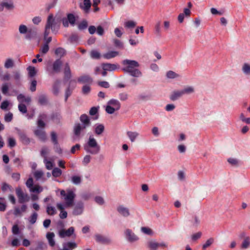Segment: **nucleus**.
Here are the masks:
<instances>
[{"mask_svg": "<svg viewBox=\"0 0 250 250\" xmlns=\"http://www.w3.org/2000/svg\"><path fill=\"white\" fill-rule=\"evenodd\" d=\"M123 64L125 66L123 70L134 77H140L142 73L137 68L139 63L136 61L126 59L123 61Z\"/></svg>", "mask_w": 250, "mask_h": 250, "instance_id": "nucleus-1", "label": "nucleus"}, {"mask_svg": "<svg viewBox=\"0 0 250 250\" xmlns=\"http://www.w3.org/2000/svg\"><path fill=\"white\" fill-rule=\"evenodd\" d=\"M84 150L91 154H97L100 150V146L96 140L91 136L89 138L87 144L84 146Z\"/></svg>", "mask_w": 250, "mask_h": 250, "instance_id": "nucleus-2", "label": "nucleus"}, {"mask_svg": "<svg viewBox=\"0 0 250 250\" xmlns=\"http://www.w3.org/2000/svg\"><path fill=\"white\" fill-rule=\"evenodd\" d=\"M60 21V20H55L53 14H50L47 17L45 30H47L51 29L52 30H55L59 29L61 24Z\"/></svg>", "mask_w": 250, "mask_h": 250, "instance_id": "nucleus-3", "label": "nucleus"}, {"mask_svg": "<svg viewBox=\"0 0 250 250\" xmlns=\"http://www.w3.org/2000/svg\"><path fill=\"white\" fill-rule=\"evenodd\" d=\"M61 195L64 197L65 201L66 207H70L73 205L75 194L72 190H68L66 192L64 190L61 191Z\"/></svg>", "mask_w": 250, "mask_h": 250, "instance_id": "nucleus-4", "label": "nucleus"}, {"mask_svg": "<svg viewBox=\"0 0 250 250\" xmlns=\"http://www.w3.org/2000/svg\"><path fill=\"white\" fill-rule=\"evenodd\" d=\"M61 21L64 27H68L69 24L71 26H74L76 24V18L73 14L69 13L67 15V18H63Z\"/></svg>", "mask_w": 250, "mask_h": 250, "instance_id": "nucleus-5", "label": "nucleus"}, {"mask_svg": "<svg viewBox=\"0 0 250 250\" xmlns=\"http://www.w3.org/2000/svg\"><path fill=\"white\" fill-rule=\"evenodd\" d=\"M62 62L61 59H57L51 65V68L50 66L48 67V70L50 71V73L53 74L55 73H58L60 72L61 68L62 66Z\"/></svg>", "mask_w": 250, "mask_h": 250, "instance_id": "nucleus-6", "label": "nucleus"}, {"mask_svg": "<svg viewBox=\"0 0 250 250\" xmlns=\"http://www.w3.org/2000/svg\"><path fill=\"white\" fill-rule=\"evenodd\" d=\"M17 132L19 137L20 141L24 145H27L30 143V139L27 137L24 131L17 128Z\"/></svg>", "mask_w": 250, "mask_h": 250, "instance_id": "nucleus-7", "label": "nucleus"}, {"mask_svg": "<svg viewBox=\"0 0 250 250\" xmlns=\"http://www.w3.org/2000/svg\"><path fill=\"white\" fill-rule=\"evenodd\" d=\"M16 192L18 198V202L21 204H23L28 201L29 198L26 194H24L20 188H17L16 189Z\"/></svg>", "mask_w": 250, "mask_h": 250, "instance_id": "nucleus-8", "label": "nucleus"}, {"mask_svg": "<svg viewBox=\"0 0 250 250\" xmlns=\"http://www.w3.org/2000/svg\"><path fill=\"white\" fill-rule=\"evenodd\" d=\"M147 247L150 249V250H157L159 247H167V245L164 242L158 243L155 241H150L147 243Z\"/></svg>", "mask_w": 250, "mask_h": 250, "instance_id": "nucleus-9", "label": "nucleus"}, {"mask_svg": "<svg viewBox=\"0 0 250 250\" xmlns=\"http://www.w3.org/2000/svg\"><path fill=\"white\" fill-rule=\"evenodd\" d=\"M96 241L103 244L108 245L111 243V240L104 235L100 234H96L94 236Z\"/></svg>", "mask_w": 250, "mask_h": 250, "instance_id": "nucleus-10", "label": "nucleus"}, {"mask_svg": "<svg viewBox=\"0 0 250 250\" xmlns=\"http://www.w3.org/2000/svg\"><path fill=\"white\" fill-rule=\"evenodd\" d=\"M125 233L126 239L130 242H134L139 239L138 237L129 229H126Z\"/></svg>", "mask_w": 250, "mask_h": 250, "instance_id": "nucleus-11", "label": "nucleus"}, {"mask_svg": "<svg viewBox=\"0 0 250 250\" xmlns=\"http://www.w3.org/2000/svg\"><path fill=\"white\" fill-rule=\"evenodd\" d=\"M78 82L81 83L90 85L93 82V79L88 75H82L78 78Z\"/></svg>", "mask_w": 250, "mask_h": 250, "instance_id": "nucleus-12", "label": "nucleus"}, {"mask_svg": "<svg viewBox=\"0 0 250 250\" xmlns=\"http://www.w3.org/2000/svg\"><path fill=\"white\" fill-rule=\"evenodd\" d=\"M34 134L38 139L42 142H45L46 139V135L45 131L42 129H37L34 131Z\"/></svg>", "mask_w": 250, "mask_h": 250, "instance_id": "nucleus-13", "label": "nucleus"}, {"mask_svg": "<svg viewBox=\"0 0 250 250\" xmlns=\"http://www.w3.org/2000/svg\"><path fill=\"white\" fill-rule=\"evenodd\" d=\"M80 121L82 123L83 128H86L91 125V122L89 117L85 114L81 115L80 118Z\"/></svg>", "mask_w": 250, "mask_h": 250, "instance_id": "nucleus-14", "label": "nucleus"}, {"mask_svg": "<svg viewBox=\"0 0 250 250\" xmlns=\"http://www.w3.org/2000/svg\"><path fill=\"white\" fill-rule=\"evenodd\" d=\"M74 232V228L73 227H70L67 230L61 229L59 231V236L62 238H64L65 236L69 237Z\"/></svg>", "mask_w": 250, "mask_h": 250, "instance_id": "nucleus-15", "label": "nucleus"}, {"mask_svg": "<svg viewBox=\"0 0 250 250\" xmlns=\"http://www.w3.org/2000/svg\"><path fill=\"white\" fill-rule=\"evenodd\" d=\"M83 210V204L82 202H79L75 205L73 214L75 215H79L81 214Z\"/></svg>", "mask_w": 250, "mask_h": 250, "instance_id": "nucleus-16", "label": "nucleus"}, {"mask_svg": "<svg viewBox=\"0 0 250 250\" xmlns=\"http://www.w3.org/2000/svg\"><path fill=\"white\" fill-rule=\"evenodd\" d=\"M77 247V244L74 242H67L62 244V249L61 250H73Z\"/></svg>", "mask_w": 250, "mask_h": 250, "instance_id": "nucleus-17", "label": "nucleus"}, {"mask_svg": "<svg viewBox=\"0 0 250 250\" xmlns=\"http://www.w3.org/2000/svg\"><path fill=\"white\" fill-rule=\"evenodd\" d=\"M183 95L182 90H175L172 92L169 98L171 101H175L181 97Z\"/></svg>", "mask_w": 250, "mask_h": 250, "instance_id": "nucleus-18", "label": "nucleus"}, {"mask_svg": "<svg viewBox=\"0 0 250 250\" xmlns=\"http://www.w3.org/2000/svg\"><path fill=\"white\" fill-rule=\"evenodd\" d=\"M140 32H133V34L130 36L129 43L132 45H136L139 42L137 36Z\"/></svg>", "mask_w": 250, "mask_h": 250, "instance_id": "nucleus-19", "label": "nucleus"}, {"mask_svg": "<svg viewBox=\"0 0 250 250\" xmlns=\"http://www.w3.org/2000/svg\"><path fill=\"white\" fill-rule=\"evenodd\" d=\"M64 79L65 80H68L71 77V73L70 68L68 63H66L65 64V67L64 69Z\"/></svg>", "mask_w": 250, "mask_h": 250, "instance_id": "nucleus-20", "label": "nucleus"}, {"mask_svg": "<svg viewBox=\"0 0 250 250\" xmlns=\"http://www.w3.org/2000/svg\"><path fill=\"white\" fill-rule=\"evenodd\" d=\"M102 66L104 70L109 71H114L117 68V66L116 64L109 63H103Z\"/></svg>", "mask_w": 250, "mask_h": 250, "instance_id": "nucleus-21", "label": "nucleus"}, {"mask_svg": "<svg viewBox=\"0 0 250 250\" xmlns=\"http://www.w3.org/2000/svg\"><path fill=\"white\" fill-rule=\"evenodd\" d=\"M17 100L20 103H26L27 104H29L31 101L30 97L28 96L26 97L22 94H20L18 95Z\"/></svg>", "mask_w": 250, "mask_h": 250, "instance_id": "nucleus-22", "label": "nucleus"}, {"mask_svg": "<svg viewBox=\"0 0 250 250\" xmlns=\"http://www.w3.org/2000/svg\"><path fill=\"white\" fill-rule=\"evenodd\" d=\"M119 54V52L115 51H111L103 54V57L107 60L113 58Z\"/></svg>", "mask_w": 250, "mask_h": 250, "instance_id": "nucleus-23", "label": "nucleus"}, {"mask_svg": "<svg viewBox=\"0 0 250 250\" xmlns=\"http://www.w3.org/2000/svg\"><path fill=\"white\" fill-rule=\"evenodd\" d=\"M57 208L61 211L60 214V217L61 219H65L67 216V213L66 211L64 210V208L62 204H57Z\"/></svg>", "mask_w": 250, "mask_h": 250, "instance_id": "nucleus-24", "label": "nucleus"}, {"mask_svg": "<svg viewBox=\"0 0 250 250\" xmlns=\"http://www.w3.org/2000/svg\"><path fill=\"white\" fill-rule=\"evenodd\" d=\"M108 104L114 107L116 110H119L121 107V104L119 101L116 99H111L108 102Z\"/></svg>", "mask_w": 250, "mask_h": 250, "instance_id": "nucleus-25", "label": "nucleus"}, {"mask_svg": "<svg viewBox=\"0 0 250 250\" xmlns=\"http://www.w3.org/2000/svg\"><path fill=\"white\" fill-rule=\"evenodd\" d=\"M55 234L53 232H47L46 234V238L48 241L49 244L50 246L53 247L55 245V242L54 240Z\"/></svg>", "mask_w": 250, "mask_h": 250, "instance_id": "nucleus-26", "label": "nucleus"}, {"mask_svg": "<svg viewBox=\"0 0 250 250\" xmlns=\"http://www.w3.org/2000/svg\"><path fill=\"white\" fill-rule=\"evenodd\" d=\"M117 210L120 214L125 217H127L129 215L128 209L123 206H119L117 208Z\"/></svg>", "mask_w": 250, "mask_h": 250, "instance_id": "nucleus-27", "label": "nucleus"}, {"mask_svg": "<svg viewBox=\"0 0 250 250\" xmlns=\"http://www.w3.org/2000/svg\"><path fill=\"white\" fill-rule=\"evenodd\" d=\"M41 119H39L37 122L38 126L41 129H43L45 127V124L42 119L46 118V115L44 114H42L40 115L39 117Z\"/></svg>", "mask_w": 250, "mask_h": 250, "instance_id": "nucleus-28", "label": "nucleus"}, {"mask_svg": "<svg viewBox=\"0 0 250 250\" xmlns=\"http://www.w3.org/2000/svg\"><path fill=\"white\" fill-rule=\"evenodd\" d=\"M250 247V237H247L242 241L241 245V249L243 250L247 249Z\"/></svg>", "mask_w": 250, "mask_h": 250, "instance_id": "nucleus-29", "label": "nucleus"}, {"mask_svg": "<svg viewBox=\"0 0 250 250\" xmlns=\"http://www.w3.org/2000/svg\"><path fill=\"white\" fill-rule=\"evenodd\" d=\"M127 136L131 142H134L136 138L139 136V133L137 132H132L128 131L126 132Z\"/></svg>", "mask_w": 250, "mask_h": 250, "instance_id": "nucleus-30", "label": "nucleus"}, {"mask_svg": "<svg viewBox=\"0 0 250 250\" xmlns=\"http://www.w3.org/2000/svg\"><path fill=\"white\" fill-rule=\"evenodd\" d=\"M85 129V128H83V126L82 125H81L80 124H77L75 125L74 128V134L76 136H78L80 135L81 130Z\"/></svg>", "mask_w": 250, "mask_h": 250, "instance_id": "nucleus-31", "label": "nucleus"}, {"mask_svg": "<svg viewBox=\"0 0 250 250\" xmlns=\"http://www.w3.org/2000/svg\"><path fill=\"white\" fill-rule=\"evenodd\" d=\"M113 43L114 46L117 49H123L124 48L123 42L119 39H113Z\"/></svg>", "mask_w": 250, "mask_h": 250, "instance_id": "nucleus-32", "label": "nucleus"}, {"mask_svg": "<svg viewBox=\"0 0 250 250\" xmlns=\"http://www.w3.org/2000/svg\"><path fill=\"white\" fill-rule=\"evenodd\" d=\"M60 81L56 80L53 85V92L55 95H57L59 93Z\"/></svg>", "mask_w": 250, "mask_h": 250, "instance_id": "nucleus-33", "label": "nucleus"}, {"mask_svg": "<svg viewBox=\"0 0 250 250\" xmlns=\"http://www.w3.org/2000/svg\"><path fill=\"white\" fill-rule=\"evenodd\" d=\"M0 5L2 7V9L1 10H0V11H2L3 10L4 7H5L8 10H11L13 9L14 8L13 3L12 2H10L9 3L6 2H3L0 3Z\"/></svg>", "mask_w": 250, "mask_h": 250, "instance_id": "nucleus-34", "label": "nucleus"}, {"mask_svg": "<svg viewBox=\"0 0 250 250\" xmlns=\"http://www.w3.org/2000/svg\"><path fill=\"white\" fill-rule=\"evenodd\" d=\"M104 130V125L102 124L98 125L95 128V133L96 135H99L103 133Z\"/></svg>", "mask_w": 250, "mask_h": 250, "instance_id": "nucleus-35", "label": "nucleus"}, {"mask_svg": "<svg viewBox=\"0 0 250 250\" xmlns=\"http://www.w3.org/2000/svg\"><path fill=\"white\" fill-rule=\"evenodd\" d=\"M29 190L32 192L39 193L42 191L43 188L40 186L36 185L31 188Z\"/></svg>", "mask_w": 250, "mask_h": 250, "instance_id": "nucleus-36", "label": "nucleus"}, {"mask_svg": "<svg viewBox=\"0 0 250 250\" xmlns=\"http://www.w3.org/2000/svg\"><path fill=\"white\" fill-rule=\"evenodd\" d=\"M83 6L82 7L83 9L85 12L88 11L91 6L90 0H83Z\"/></svg>", "mask_w": 250, "mask_h": 250, "instance_id": "nucleus-37", "label": "nucleus"}, {"mask_svg": "<svg viewBox=\"0 0 250 250\" xmlns=\"http://www.w3.org/2000/svg\"><path fill=\"white\" fill-rule=\"evenodd\" d=\"M91 89L90 85L85 84L82 87V93L83 95H87L90 92Z\"/></svg>", "mask_w": 250, "mask_h": 250, "instance_id": "nucleus-38", "label": "nucleus"}, {"mask_svg": "<svg viewBox=\"0 0 250 250\" xmlns=\"http://www.w3.org/2000/svg\"><path fill=\"white\" fill-rule=\"evenodd\" d=\"M90 57L93 59H100L101 55L100 52L96 50H92L90 52Z\"/></svg>", "mask_w": 250, "mask_h": 250, "instance_id": "nucleus-39", "label": "nucleus"}, {"mask_svg": "<svg viewBox=\"0 0 250 250\" xmlns=\"http://www.w3.org/2000/svg\"><path fill=\"white\" fill-rule=\"evenodd\" d=\"M66 53L65 50L62 47L57 48L55 51V53L56 55L59 56L61 57H62L65 55Z\"/></svg>", "mask_w": 250, "mask_h": 250, "instance_id": "nucleus-40", "label": "nucleus"}, {"mask_svg": "<svg viewBox=\"0 0 250 250\" xmlns=\"http://www.w3.org/2000/svg\"><path fill=\"white\" fill-rule=\"evenodd\" d=\"M52 174L53 176L57 178L60 177L62 175V171L59 168L55 167L53 169Z\"/></svg>", "mask_w": 250, "mask_h": 250, "instance_id": "nucleus-41", "label": "nucleus"}, {"mask_svg": "<svg viewBox=\"0 0 250 250\" xmlns=\"http://www.w3.org/2000/svg\"><path fill=\"white\" fill-rule=\"evenodd\" d=\"M39 103L41 105L46 104L47 103V97L45 95H41L39 97Z\"/></svg>", "mask_w": 250, "mask_h": 250, "instance_id": "nucleus-42", "label": "nucleus"}, {"mask_svg": "<svg viewBox=\"0 0 250 250\" xmlns=\"http://www.w3.org/2000/svg\"><path fill=\"white\" fill-rule=\"evenodd\" d=\"M74 88H71L70 85H69L66 89L65 90V101L66 102L68 97L72 94Z\"/></svg>", "mask_w": 250, "mask_h": 250, "instance_id": "nucleus-43", "label": "nucleus"}, {"mask_svg": "<svg viewBox=\"0 0 250 250\" xmlns=\"http://www.w3.org/2000/svg\"><path fill=\"white\" fill-rule=\"evenodd\" d=\"M214 238H210L208 239L206 243L203 245L202 249L203 250H205L207 248L209 247L211 244H212L214 242Z\"/></svg>", "mask_w": 250, "mask_h": 250, "instance_id": "nucleus-44", "label": "nucleus"}, {"mask_svg": "<svg viewBox=\"0 0 250 250\" xmlns=\"http://www.w3.org/2000/svg\"><path fill=\"white\" fill-rule=\"evenodd\" d=\"M47 246L46 244L42 241H39L37 243L36 250H46Z\"/></svg>", "mask_w": 250, "mask_h": 250, "instance_id": "nucleus-45", "label": "nucleus"}, {"mask_svg": "<svg viewBox=\"0 0 250 250\" xmlns=\"http://www.w3.org/2000/svg\"><path fill=\"white\" fill-rule=\"evenodd\" d=\"M71 181L75 185H79L82 182V179L80 176L75 175L71 177Z\"/></svg>", "mask_w": 250, "mask_h": 250, "instance_id": "nucleus-46", "label": "nucleus"}, {"mask_svg": "<svg viewBox=\"0 0 250 250\" xmlns=\"http://www.w3.org/2000/svg\"><path fill=\"white\" fill-rule=\"evenodd\" d=\"M242 71L243 73L246 75L250 74V64L245 63L242 67Z\"/></svg>", "mask_w": 250, "mask_h": 250, "instance_id": "nucleus-47", "label": "nucleus"}, {"mask_svg": "<svg viewBox=\"0 0 250 250\" xmlns=\"http://www.w3.org/2000/svg\"><path fill=\"white\" fill-rule=\"evenodd\" d=\"M87 26V21L86 20H83L78 24V29L80 30H83L85 29Z\"/></svg>", "mask_w": 250, "mask_h": 250, "instance_id": "nucleus-48", "label": "nucleus"}, {"mask_svg": "<svg viewBox=\"0 0 250 250\" xmlns=\"http://www.w3.org/2000/svg\"><path fill=\"white\" fill-rule=\"evenodd\" d=\"M38 217V214L37 212H33L32 214L29 218V221L32 225L35 224L37 221Z\"/></svg>", "mask_w": 250, "mask_h": 250, "instance_id": "nucleus-49", "label": "nucleus"}, {"mask_svg": "<svg viewBox=\"0 0 250 250\" xmlns=\"http://www.w3.org/2000/svg\"><path fill=\"white\" fill-rule=\"evenodd\" d=\"M49 153V149L46 146H43L42 147V150L41 151V155L43 157L44 159H47V155Z\"/></svg>", "mask_w": 250, "mask_h": 250, "instance_id": "nucleus-50", "label": "nucleus"}, {"mask_svg": "<svg viewBox=\"0 0 250 250\" xmlns=\"http://www.w3.org/2000/svg\"><path fill=\"white\" fill-rule=\"evenodd\" d=\"M167 77L169 79H174L179 77V75L173 71H168L167 73Z\"/></svg>", "mask_w": 250, "mask_h": 250, "instance_id": "nucleus-51", "label": "nucleus"}, {"mask_svg": "<svg viewBox=\"0 0 250 250\" xmlns=\"http://www.w3.org/2000/svg\"><path fill=\"white\" fill-rule=\"evenodd\" d=\"M27 70L29 77H33L36 75V71L34 67L30 66L27 67Z\"/></svg>", "mask_w": 250, "mask_h": 250, "instance_id": "nucleus-52", "label": "nucleus"}, {"mask_svg": "<svg viewBox=\"0 0 250 250\" xmlns=\"http://www.w3.org/2000/svg\"><path fill=\"white\" fill-rule=\"evenodd\" d=\"M182 90L183 92L184 95L185 94H189L194 92V88L192 86H188Z\"/></svg>", "mask_w": 250, "mask_h": 250, "instance_id": "nucleus-53", "label": "nucleus"}, {"mask_svg": "<svg viewBox=\"0 0 250 250\" xmlns=\"http://www.w3.org/2000/svg\"><path fill=\"white\" fill-rule=\"evenodd\" d=\"M14 66L13 61L11 59H8L6 60L5 63L4 67L6 68H11Z\"/></svg>", "mask_w": 250, "mask_h": 250, "instance_id": "nucleus-54", "label": "nucleus"}, {"mask_svg": "<svg viewBox=\"0 0 250 250\" xmlns=\"http://www.w3.org/2000/svg\"><path fill=\"white\" fill-rule=\"evenodd\" d=\"M18 108L19 111L23 114L26 113L27 111L26 105L23 103H20L18 105Z\"/></svg>", "mask_w": 250, "mask_h": 250, "instance_id": "nucleus-55", "label": "nucleus"}, {"mask_svg": "<svg viewBox=\"0 0 250 250\" xmlns=\"http://www.w3.org/2000/svg\"><path fill=\"white\" fill-rule=\"evenodd\" d=\"M16 145V142L15 139L13 137H9L8 138V146L9 147L12 148Z\"/></svg>", "mask_w": 250, "mask_h": 250, "instance_id": "nucleus-56", "label": "nucleus"}, {"mask_svg": "<svg viewBox=\"0 0 250 250\" xmlns=\"http://www.w3.org/2000/svg\"><path fill=\"white\" fill-rule=\"evenodd\" d=\"M49 47L47 44H44L40 48V51L43 54H46L49 51Z\"/></svg>", "mask_w": 250, "mask_h": 250, "instance_id": "nucleus-57", "label": "nucleus"}, {"mask_svg": "<svg viewBox=\"0 0 250 250\" xmlns=\"http://www.w3.org/2000/svg\"><path fill=\"white\" fill-rule=\"evenodd\" d=\"M51 140L53 144H57L58 143H59L58 141L57 135L56 133L54 131L51 132Z\"/></svg>", "mask_w": 250, "mask_h": 250, "instance_id": "nucleus-58", "label": "nucleus"}, {"mask_svg": "<svg viewBox=\"0 0 250 250\" xmlns=\"http://www.w3.org/2000/svg\"><path fill=\"white\" fill-rule=\"evenodd\" d=\"M228 162L232 166H237L238 165V160L235 158H229L228 159Z\"/></svg>", "mask_w": 250, "mask_h": 250, "instance_id": "nucleus-59", "label": "nucleus"}, {"mask_svg": "<svg viewBox=\"0 0 250 250\" xmlns=\"http://www.w3.org/2000/svg\"><path fill=\"white\" fill-rule=\"evenodd\" d=\"M43 162L45 164L46 169L50 170L52 168L53 165L52 162L50 161H48L47 159L43 160Z\"/></svg>", "mask_w": 250, "mask_h": 250, "instance_id": "nucleus-60", "label": "nucleus"}, {"mask_svg": "<svg viewBox=\"0 0 250 250\" xmlns=\"http://www.w3.org/2000/svg\"><path fill=\"white\" fill-rule=\"evenodd\" d=\"M48 33L49 32H44V41H45L44 44H47V45H48L52 41V37L48 36Z\"/></svg>", "mask_w": 250, "mask_h": 250, "instance_id": "nucleus-61", "label": "nucleus"}, {"mask_svg": "<svg viewBox=\"0 0 250 250\" xmlns=\"http://www.w3.org/2000/svg\"><path fill=\"white\" fill-rule=\"evenodd\" d=\"M47 213L49 215H53L56 213V210L54 207L48 206L46 209Z\"/></svg>", "mask_w": 250, "mask_h": 250, "instance_id": "nucleus-62", "label": "nucleus"}, {"mask_svg": "<svg viewBox=\"0 0 250 250\" xmlns=\"http://www.w3.org/2000/svg\"><path fill=\"white\" fill-rule=\"evenodd\" d=\"M115 110H117L114 107L108 104L106 106L105 108L106 112L108 114H113Z\"/></svg>", "mask_w": 250, "mask_h": 250, "instance_id": "nucleus-63", "label": "nucleus"}, {"mask_svg": "<svg viewBox=\"0 0 250 250\" xmlns=\"http://www.w3.org/2000/svg\"><path fill=\"white\" fill-rule=\"evenodd\" d=\"M13 114L11 112L6 114L4 116V121L6 122H10L13 119Z\"/></svg>", "mask_w": 250, "mask_h": 250, "instance_id": "nucleus-64", "label": "nucleus"}]
</instances>
